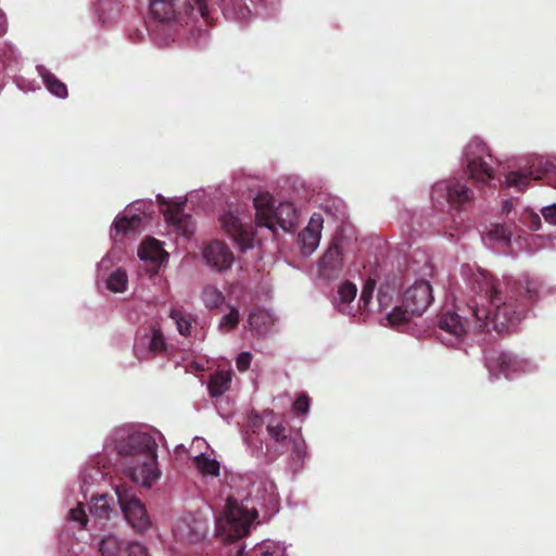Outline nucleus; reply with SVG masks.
Instances as JSON below:
<instances>
[{
  "instance_id": "obj_1",
  "label": "nucleus",
  "mask_w": 556,
  "mask_h": 556,
  "mask_svg": "<svg viewBox=\"0 0 556 556\" xmlns=\"http://www.w3.org/2000/svg\"><path fill=\"white\" fill-rule=\"evenodd\" d=\"M469 282L479 296L470 309L480 331H490L492 326L493 330L502 332L518 324L540 298L541 283L529 277L496 278L486 270L478 269Z\"/></svg>"
},
{
  "instance_id": "obj_2",
  "label": "nucleus",
  "mask_w": 556,
  "mask_h": 556,
  "mask_svg": "<svg viewBox=\"0 0 556 556\" xmlns=\"http://www.w3.org/2000/svg\"><path fill=\"white\" fill-rule=\"evenodd\" d=\"M161 441L162 433L154 429L142 430L134 425H124L112 431L105 446L113 452H157Z\"/></svg>"
},
{
  "instance_id": "obj_3",
  "label": "nucleus",
  "mask_w": 556,
  "mask_h": 556,
  "mask_svg": "<svg viewBox=\"0 0 556 556\" xmlns=\"http://www.w3.org/2000/svg\"><path fill=\"white\" fill-rule=\"evenodd\" d=\"M433 301L432 287L426 280H418L403 294L402 304L388 315L391 325L408 323L414 316H421Z\"/></svg>"
},
{
  "instance_id": "obj_4",
  "label": "nucleus",
  "mask_w": 556,
  "mask_h": 556,
  "mask_svg": "<svg viewBox=\"0 0 556 556\" xmlns=\"http://www.w3.org/2000/svg\"><path fill=\"white\" fill-rule=\"evenodd\" d=\"M257 517V513L248 511L237 504L236 501L228 498L224 516L217 519V534L226 542H235L247 535L251 523Z\"/></svg>"
},
{
  "instance_id": "obj_5",
  "label": "nucleus",
  "mask_w": 556,
  "mask_h": 556,
  "mask_svg": "<svg viewBox=\"0 0 556 556\" xmlns=\"http://www.w3.org/2000/svg\"><path fill=\"white\" fill-rule=\"evenodd\" d=\"M119 507L128 525L138 533L151 528V520L143 503L124 485L115 490Z\"/></svg>"
},
{
  "instance_id": "obj_6",
  "label": "nucleus",
  "mask_w": 556,
  "mask_h": 556,
  "mask_svg": "<svg viewBox=\"0 0 556 556\" xmlns=\"http://www.w3.org/2000/svg\"><path fill=\"white\" fill-rule=\"evenodd\" d=\"M486 146L480 139H472L466 146L464 156L467 162V169L470 178L481 185H486L494 178V170L492 167L482 159V155L486 152Z\"/></svg>"
},
{
  "instance_id": "obj_7",
  "label": "nucleus",
  "mask_w": 556,
  "mask_h": 556,
  "mask_svg": "<svg viewBox=\"0 0 556 556\" xmlns=\"http://www.w3.org/2000/svg\"><path fill=\"white\" fill-rule=\"evenodd\" d=\"M432 192L444 193L448 204L456 210H462L475 198L473 191L460 179L440 181L434 185Z\"/></svg>"
},
{
  "instance_id": "obj_8",
  "label": "nucleus",
  "mask_w": 556,
  "mask_h": 556,
  "mask_svg": "<svg viewBox=\"0 0 556 556\" xmlns=\"http://www.w3.org/2000/svg\"><path fill=\"white\" fill-rule=\"evenodd\" d=\"M219 222L224 231L231 237L241 249L245 250L252 247L253 233L250 227L242 223V220L228 211L222 214Z\"/></svg>"
},
{
  "instance_id": "obj_9",
  "label": "nucleus",
  "mask_w": 556,
  "mask_h": 556,
  "mask_svg": "<svg viewBox=\"0 0 556 556\" xmlns=\"http://www.w3.org/2000/svg\"><path fill=\"white\" fill-rule=\"evenodd\" d=\"M267 432L275 442L289 452H303L305 448L301 434L283 422H269L267 425Z\"/></svg>"
},
{
  "instance_id": "obj_10",
  "label": "nucleus",
  "mask_w": 556,
  "mask_h": 556,
  "mask_svg": "<svg viewBox=\"0 0 556 556\" xmlns=\"http://www.w3.org/2000/svg\"><path fill=\"white\" fill-rule=\"evenodd\" d=\"M157 202L163 207V215L167 223L175 226L185 236H190L193 232L192 219L189 215L184 213L185 203H170L163 195H157Z\"/></svg>"
},
{
  "instance_id": "obj_11",
  "label": "nucleus",
  "mask_w": 556,
  "mask_h": 556,
  "mask_svg": "<svg viewBox=\"0 0 556 556\" xmlns=\"http://www.w3.org/2000/svg\"><path fill=\"white\" fill-rule=\"evenodd\" d=\"M203 257L206 264L217 271H223L231 267L233 254L231 250L222 241H213L203 250Z\"/></svg>"
},
{
  "instance_id": "obj_12",
  "label": "nucleus",
  "mask_w": 556,
  "mask_h": 556,
  "mask_svg": "<svg viewBox=\"0 0 556 556\" xmlns=\"http://www.w3.org/2000/svg\"><path fill=\"white\" fill-rule=\"evenodd\" d=\"M144 455L146 458L142 463L128 468V476L136 483H140L143 486H151L154 482L159 480L161 476L156 463L157 454Z\"/></svg>"
},
{
  "instance_id": "obj_13",
  "label": "nucleus",
  "mask_w": 556,
  "mask_h": 556,
  "mask_svg": "<svg viewBox=\"0 0 556 556\" xmlns=\"http://www.w3.org/2000/svg\"><path fill=\"white\" fill-rule=\"evenodd\" d=\"M485 364L492 375L496 377L503 375L506 378L517 372L521 366L520 362L513 354L495 351L488 354Z\"/></svg>"
},
{
  "instance_id": "obj_14",
  "label": "nucleus",
  "mask_w": 556,
  "mask_h": 556,
  "mask_svg": "<svg viewBox=\"0 0 556 556\" xmlns=\"http://www.w3.org/2000/svg\"><path fill=\"white\" fill-rule=\"evenodd\" d=\"M343 268L342 251L333 240L318 263L319 276L325 279L337 278Z\"/></svg>"
},
{
  "instance_id": "obj_15",
  "label": "nucleus",
  "mask_w": 556,
  "mask_h": 556,
  "mask_svg": "<svg viewBox=\"0 0 556 556\" xmlns=\"http://www.w3.org/2000/svg\"><path fill=\"white\" fill-rule=\"evenodd\" d=\"M269 216L270 225H263V227L273 231H276L277 226L283 231H293L298 226V213L292 203H280L275 210H271Z\"/></svg>"
},
{
  "instance_id": "obj_16",
  "label": "nucleus",
  "mask_w": 556,
  "mask_h": 556,
  "mask_svg": "<svg viewBox=\"0 0 556 556\" xmlns=\"http://www.w3.org/2000/svg\"><path fill=\"white\" fill-rule=\"evenodd\" d=\"M323 217L320 214H314L308 225L299 233L302 253L312 254L319 244L323 229Z\"/></svg>"
},
{
  "instance_id": "obj_17",
  "label": "nucleus",
  "mask_w": 556,
  "mask_h": 556,
  "mask_svg": "<svg viewBox=\"0 0 556 556\" xmlns=\"http://www.w3.org/2000/svg\"><path fill=\"white\" fill-rule=\"evenodd\" d=\"M439 328L453 337L448 342L451 345L466 333L465 321L458 314L452 312H446L440 316Z\"/></svg>"
},
{
  "instance_id": "obj_18",
  "label": "nucleus",
  "mask_w": 556,
  "mask_h": 556,
  "mask_svg": "<svg viewBox=\"0 0 556 556\" xmlns=\"http://www.w3.org/2000/svg\"><path fill=\"white\" fill-rule=\"evenodd\" d=\"M138 256L140 260L149 261L154 266L159 267L165 261L168 254L165 252L162 243L159 240L149 238L141 243L138 250Z\"/></svg>"
},
{
  "instance_id": "obj_19",
  "label": "nucleus",
  "mask_w": 556,
  "mask_h": 556,
  "mask_svg": "<svg viewBox=\"0 0 556 556\" xmlns=\"http://www.w3.org/2000/svg\"><path fill=\"white\" fill-rule=\"evenodd\" d=\"M254 207H255V223L258 227H263V225H270V212L273 210V197L267 193H258L254 200Z\"/></svg>"
},
{
  "instance_id": "obj_20",
  "label": "nucleus",
  "mask_w": 556,
  "mask_h": 556,
  "mask_svg": "<svg viewBox=\"0 0 556 556\" xmlns=\"http://www.w3.org/2000/svg\"><path fill=\"white\" fill-rule=\"evenodd\" d=\"M231 383V371L219 370L210 377L207 388L211 396L217 397L229 390Z\"/></svg>"
},
{
  "instance_id": "obj_21",
  "label": "nucleus",
  "mask_w": 556,
  "mask_h": 556,
  "mask_svg": "<svg viewBox=\"0 0 556 556\" xmlns=\"http://www.w3.org/2000/svg\"><path fill=\"white\" fill-rule=\"evenodd\" d=\"M151 15L160 22L175 17V0H149Z\"/></svg>"
},
{
  "instance_id": "obj_22",
  "label": "nucleus",
  "mask_w": 556,
  "mask_h": 556,
  "mask_svg": "<svg viewBox=\"0 0 556 556\" xmlns=\"http://www.w3.org/2000/svg\"><path fill=\"white\" fill-rule=\"evenodd\" d=\"M113 510V497L108 494L94 495L91 498L90 513L98 519L108 520Z\"/></svg>"
},
{
  "instance_id": "obj_23",
  "label": "nucleus",
  "mask_w": 556,
  "mask_h": 556,
  "mask_svg": "<svg viewBox=\"0 0 556 556\" xmlns=\"http://www.w3.org/2000/svg\"><path fill=\"white\" fill-rule=\"evenodd\" d=\"M357 293V288L351 281H344L338 290V300L334 305L341 313H345L349 304L354 301Z\"/></svg>"
},
{
  "instance_id": "obj_24",
  "label": "nucleus",
  "mask_w": 556,
  "mask_h": 556,
  "mask_svg": "<svg viewBox=\"0 0 556 556\" xmlns=\"http://www.w3.org/2000/svg\"><path fill=\"white\" fill-rule=\"evenodd\" d=\"M40 75L47 89L51 93L62 99L67 97L68 92L66 85L62 83L54 74L43 68L42 71H40Z\"/></svg>"
},
{
  "instance_id": "obj_25",
  "label": "nucleus",
  "mask_w": 556,
  "mask_h": 556,
  "mask_svg": "<svg viewBox=\"0 0 556 556\" xmlns=\"http://www.w3.org/2000/svg\"><path fill=\"white\" fill-rule=\"evenodd\" d=\"M142 341L147 344L148 353L152 356L162 354L166 350L164 336L157 328H153L151 334H144Z\"/></svg>"
},
{
  "instance_id": "obj_26",
  "label": "nucleus",
  "mask_w": 556,
  "mask_h": 556,
  "mask_svg": "<svg viewBox=\"0 0 556 556\" xmlns=\"http://www.w3.org/2000/svg\"><path fill=\"white\" fill-rule=\"evenodd\" d=\"M193 464L204 476L217 477L219 475V463L216 459L210 458L207 454H198L193 458Z\"/></svg>"
},
{
  "instance_id": "obj_27",
  "label": "nucleus",
  "mask_w": 556,
  "mask_h": 556,
  "mask_svg": "<svg viewBox=\"0 0 556 556\" xmlns=\"http://www.w3.org/2000/svg\"><path fill=\"white\" fill-rule=\"evenodd\" d=\"M540 179L541 176H532V172L522 173L518 170L509 172L506 175V185L515 187L518 191H523L529 185L530 179Z\"/></svg>"
},
{
  "instance_id": "obj_28",
  "label": "nucleus",
  "mask_w": 556,
  "mask_h": 556,
  "mask_svg": "<svg viewBox=\"0 0 556 556\" xmlns=\"http://www.w3.org/2000/svg\"><path fill=\"white\" fill-rule=\"evenodd\" d=\"M225 296L223 292L215 286H205L202 290V301L210 308H217L223 304Z\"/></svg>"
},
{
  "instance_id": "obj_29",
  "label": "nucleus",
  "mask_w": 556,
  "mask_h": 556,
  "mask_svg": "<svg viewBox=\"0 0 556 556\" xmlns=\"http://www.w3.org/2000/svg\"><path fill=\"white\" fill-rule=\"evenodd\" d=\"M270 316L263 309H253L248 317L249 326L252 330L262 333L266 330Z\"/></svg>"
},
{
  "instance_id": "obj_30",
  "label": "nucleus",
  "mask_w": 556,
  "mask_h": 556,
  "mask_svg": "<svg viewBox=\"0 0 556 556\" xmlns=\"http://www.w3.org/2000/svg\"><path fill=\"white\" fill-rule=\"evenodd\" d=\"M169 317L175 321L177 330L181 336H190L192 323V318L190 315H186L180 309L173 308L169 313Z\"/></svg>"
},
{
  "instance_id": "obj_31",
  "label": "nucleus",
  "mask_w": 556,
  "mask_h": 556,
  "mask_svg": "<svg viewBox=\"0 0 556 556\" xmlns=\"http://www.w3.org/2000/svg\"><path fill=\"white\" fill-rule=\"evenodd\" d=\"M141 225V218L137 215L131 217L123 216L114 222V230L116 235H125L128 231L137 230Z\"/></svg>"
},
{
  "instance_id": "obj_32",
  "label": "nucleus",
  "mask_w": 556,
  "mask_h": 556,
  "mask_svg": "<svg viewBox=\"0 0 556 556\" xmlns=\"http://www.w3.org/2000/svg\"><path fill=\"white\" fill-rule=\"evenodd\" d=\"M121 548V540L113 534L105 535L99 543V551L102 556H116Z\"/></svg>"
},
{
  "instance_id": "obj_33",
  "label": "nucleus",
  "mask_w": 556,
  "mask_h": 556,
  "mask_svg": "<svg viewBox=\"0 0 556 556\" xmlns=\"http://www.w3.org/2000/svg\"><path fill=\"white\" fill-rule=\"evenodd\" d=\"M127 282L128 279L126 271L122 268H118L109 276L106 286L108 289L113 292H123L126 289Z\"/></svg>"
},
{
  "instance_id": "obj_34",
  "label": "nucleus",
  "mask_w": 556,
  "mask_h": 556,
  "mask_svg": "<svg viewBox=\"0 0 556 556\" xmlns=\"http://www.w3.org/2000/svg\"><path fill=\"white\" fill-rule=\"evenodd\" d=\"M239 319H240L239 311L237 308L232 307L230 309L229 314L225 315L222 318V320L219 323V328L223 331L232 330L238 326Z\"/></svg>"
},
{
  "instance_id": "obj_35",
  "label": "nucleus",
  "mask_w": 556,
  "mask_h": 556,
  "mask_svg": "<svg viewBox=\"0 0 556 556\" xmlns=\"http://www.w3.org/2000/svg\"><path fill=\"white\" fill-rule=\"evenodd\" d=\"M186 5L188 8V13L192 14L197 12L203 17L205 21L208 18V8L207 0H186Z\"/></svg>"
},
{
  "instance_id": "obj_36",
  "label": "nucleus",
  "mask_w": 556,
  "mask_h": 556,
  "mask_svg": "<svg viewBox=\"0 0 556 556\" xmlns=\"http://www.w3.org/2000/svg\"><path fill=\"white\" fill-rule=\"evenodd\" d=\"M376 288V280L372 278H368L362 289L361 298H359V305L363 308H366L368 304L370 303V300L374 294V290Z\"/></svg>"
},
{
  "instance_id": "obj_37",
  "label": "nucleus",
  "mask_w": 556,
  "mask_h": 556,
  "mask_svg": "<svg viewBox=\"0 0 556 556\" xmlns=\"http://www.w3.org/2000/svg\"><path fill=\"white\" fill-rule=\"evenodd\" d=\"M311 400L307 394L303 393L293 403V412L295 414H306L309 409Z\"/></svg>"
},
{
  "instance_id": "obj_38",
  "label": "nucleus",
  "mask_w": 556,
  "mask_h": 556,
  "mask_svg": "<svg viewBox=\"0 0 556 556\" xmlns=\"http://www.w3.org/2000/svg\"><path fill=\"white\" fill-rule=\"evenodd\" d=\"M71 519L80 523L85 527L88 522V517L81 504H78L75 508L70 510Z\"/></svg>"
},
{
  "instance_id": "obj_39",
  "label": "nucleus",
  "mask_w": 556,
  "mask_h": 556,
  "mask_svg": "<svg viewBox=\"0 0 556 556\" xmlns=\"http://www.w3.org/2000/svg\"><path fill=\"white\" fill-rule=\"evenodd\" d=\"M128 556H150L144 545L139 542H131L127 546Z\"/></svg>"
},
{
  "instance_id": "obj_40",
  "label": "nucleus",
  "mask_w": 556,
  "mask_h": 556,
  "mask_svg": "<svg viewBox=\"0 0 556 556\" xmlns=\"http://www.w3.org/2000/svg\"><path fill=\"white\" fill-rule=\"evenodd\" d=\"M252 355L249 352H242L236 359V366L239 371H245L251 365Z\"/></svg>"
},
{
  "instance_id": "obj_41",
  "label": "nucleus",
  "mask_w": 556,
  "mask_h": 556,
  "mask_svg": "<svg viewBox=\"0 0 556 556\" xmlns=\"http://www.w3.org/2000/svg\"><path fill=\"white\" fill-rule=\"evenodd\" d=\"M541 212L548 224L556 225V204L545 206Z\"/></svg>"
},
{
  "instance_id": "obj_42",
  "label": "nucleus",
  "mask_w": 556,
  "mask_h": 556,
  "mask_svg": "<svg viewBox=\"0 0 556 556\" xmlns=\"http://www.w3.org/2000/svg\"><path fill=\"white\" fill-rule=\"evenodd\" d=\"M494 235L501 239V240H504V241H509L510 240V231L504 227V226H501V225H496L495 226V229H494Z\"/></svg>"
},
{
  "instance_id": "obj_43",
  "label": "nucleus",
  "mask_w": 556,
  "mask_h": 556,
  "mask_svg": "<svg viewBox=\"0 0 556 556\" xmlns=\"http://www.w3.org/2000/svg\"><path fill=\"white\" fill-rule=\"evenodd\" d=\"M530 223H529V226L532 228V229H539L540 226H541V218L538 214H530Z\"/></svg>"
},
{
  "instance_id": "obj_44",
  "label": "nucleus",
  "mask_w": 556,
  "mask_h": 556,
  "mask_svg": "<svg viewBox=\"0 0 556 556\" xmlns=\"http://www.w3.org/2000/svg\"><path fill=\"white\" fill-rule=\"evenodd\" d=\"M192 445L194 448L197 450H202V448H207L208 447V444L206 443V441L202 438H195L192 442Z\"/></svg>"
},
{
  "instance_id": "obj_45",
  "label": "nucleus",
  "mask_w": 556,
  "mask_h": 556,
  "mask_svg": "<svg viewBox=\"0 0 556 556\" xmlns=\"http://www.w3.org/2000/svg\"><path fill=\"white\" fill-rule=\"evenodd\" d=\"M7 31V20L5 15L0 12V37L3 36Z\"/></svg>"
},
{
  "instance_id": "obj_46",
  "label": "nucleus",
  "mask_w": 556,
  "mask_h": 556,
  "mask_svg": "<svg viewBox=\"0 0 556 556\" xmlns=\"http://www.w3.org/2000/svg\"><path fill=\"white\" fill-rule=\"evenodd\" d=\"M384 296H386V295L382 293V291H381V290H379V292H378V300H379V302H380V303L382 302V300H383V298H384Z\"/></svg>"
},
{
  "instance_id": "obj_47",
  "label": "nucleus",
  "mask_w": 556,
  "mask_h": 556,
  "mask_svg": "<svg viewBox=\"0 0 556 556\" xmlns=\"http://www.w3.org/2000/svg\"><path fill=\"white\" fill-rule=\"evenodd\" d=\"M273 554L269 551H262L261 556H271Z\"/></svg>"
},
{
  "instance_id": "obj_48",
  "label": "nucleus",
  "mask_w": 556,
  "mask_h": 556,
  "mask_svg": "<svg viewBox=\"0 0 556 556\" xmlns=\"http://www.w3.org/2000/svg\"><path fill=\"white\" fill-rule=\"evenodd\" d=\"M504 210L508 212L510 210V204L508 202L505 203Z\"/></svg>"
},
{
  "instance_id": "obj_49",
  "label": "nucleus",
  "mask_w": 556,
  "mask_h": 556,
  "mask_svg": "<svg viewBox=\"0 0 556 556\" xmlns=\"http://www.w3.org/2000/svg\"><path fill=\"white\" fill-rule=\"evenodd\" d=\"M241 554H242V549H240V551L238 552V556H241Z\"/></svg>"
}]
</instances>
